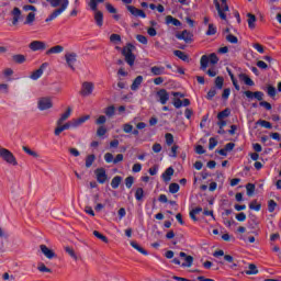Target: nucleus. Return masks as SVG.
Instances as JSON below:
<instances>
[{
	"instance_id": "1",
	"label": "nucleus",
	"mask_w": 281,
	"mask_h": 281,
	"mask_svg": "<svg viewBox=\"0 0 281 281\" xmlns=\"http://www.w3.org/2000/svg\"><path fill=\"white\" fill-rule=\"evenodd\" d=\"M49 4L52 5V8H58V5H60V8L56 9L50 15H48V18H46V23L54 21V19H58V16H60V14L65 12V10H67V8L69 7V0H52Z\"/></svg>"
},
{
	"instance_id": "2",
	"label": "nucleus",
	"mask_w": 281,
	"mask_h": 281,
	"mask_svg": "<svg viewBox=\"0 0 281 281\" xmlns=\"http://www.w3.org/2000/svg\"><path fill=\"white\" fill-rule=\"evenodd\" d=\"M133 49H135V46L133 44H127L126 46L123 47L122 49V55L125 58V63L128 64L130 67L135 66V54H133Z\"/></svg>"
},
{
	"instance_id": "3",
	"label": "nucleus",
	"mask_w": 281,
	"mask_h": 281,
	"mask_svg": "<svg viewBox=\"0 0 281 281\" xmlns=\"http://www.w3.org/2000/svg\"><path fill=\"white\" fill-rule=\"evenodd\" d=\"M217 65L218 64V56L215 53L207 55H203L200 59V69L201 71H205L207 69V65Z\"/></svg>"
},
{
	"instance_id": "4",
	"label": "nucleus",
	"mask_w": 281,
	"mask_h": 281,
	"mask_svg": "<svg viewBox=\"0 0 281 281\" xmlns=\"http://www.w3.org/2000/svg\"><path fill=\"white\" fill-rule=\"evenodd\" d=\"M222 4L218 0H214L215 8L217 10V14L222 21H227V14L225 12H229V5L227 4V0H221Z\"/></svg>"
},
{
	"instance_id": "5",
	"label": "nucleus",
	"mask_w": 281,
	"mask_h": 281,
	"mask_svg": "<svg viewBox=\"0 0 281 281\" xmlns=\"http://www.w3.org/2000/svg\"><path fill=\"white\" fill-rule=\"evenodd\" d=\"M0 159H3L4 161H7V164H10L11 166H19L16 157H14V154H12L10 149L0 147Z\"/></svg>"
},
{
	"instance_id": "6",
	"label": "nucleus",
	"mask_w": 281,
	"mask_h": 281,
	"mask_svg": "<svg viewBox=\"0 0 281 281\" xmlns=\"http://www.w3.org/2000/svg\"><path fill=\"white\" fill-rule=\"evenodd\" d=\"M66 65H68L71 71H76V63L78 60V55L76 53H67L65 55Z\"/></svg>"
},
{
	"instance_id": "7",
	"label": "nucleus",
	"mask_w": 281,
	"mask_h": 281,
	"mask_svg": "<svg viewBox=\"0 0 281 281\" xmlns=\"http://www.w3.org/2000/svg\"><path fill=\"white\" fill-rule=\"evenodd\" d=\"M31 52H43L47 49V44L43 41H33L29 44Z\"/></svg>"
},
{
	"instance_id": "8",
	"label": "nucleus",
	"mask_w": 281,
	"mask_h": 281,
	"mask_svg": "<svg viewBox=\"0 0 281 281\" xmlns=\"http://www.w3.org/2000/svg\"><path fill=\"white\" fill-rule=\"evenodd\" d=\"M94 175L98 183L104 184L105 181H109V176L106 175V169L104 168H97L94 170Z\"/></svg>"
},
{
	"instance_id": "9",
	"label": "nucleus",
	"mask_w": 281,
	"mask_h": 281,
	"mask_svg": "<svg viewBox=\"0 0 281 281\" xmlns=\"http://www.w3.org/2000/svg\"><path fill=\"white\" fill-rule=\"evenodd\" d=\"M156 97L160 104H168V100H170V93H168V90L166 89L158 90Z\"/></svg>"
},
{
	"instance_id": "10",
	"label": "nucleus",
	"mask_w": 281,
	"mask_h": 281,
	"mask_svg": "<svg viewBox=\"0 0 281 281\" xmlns=\"http://www.w3.org/2000/svg\"><path fill=\"white\" fill-rule=\"evenodd\" d=\"M244 95H246V98H248V100H258L259 102H262V100L265 99V92L262 91H256V92H252V91H244Z\"/></svg>"
},
{
	"instance_id": "11",
	"label": "nucleus",
	"mask_w": 281,
	"mask_h": 281,
	"mask_svg": "<svg viewBox=\"0 0 281 281\" xmlns=\"http://www.w3.org/2000/svg\"><path fill=\"white\" fill-rule=\"evenodd\" d=\"M37 106L40 111H47V109H52L54 103H52V99L49 98H42L38 100Z\"/></svg>"
},
{
	"instance_id": "12",
	"label": "nucleus",
	"mask_w": 281,
	"mask_h": 281,
	"mask_svg": "<svg viewBox=\"0 0 281 281\" xmlns=\"http://www.w3.org/2000/svg\"><path fill=\"white\" fill-rule=\"evenodd\" d=\"M93 93V82L86 81L81 86L80 95L87 98V95H91Z\"/></svg>"
},
{
	"instance_id": "13",
	"label": "nucleus",
	"mask_w": 281,
	"mask_h": 281,
	"mask_svg": "<svg viewBox=\"0 0 281 281\" xmlns=\"http://www.w3.org/2000/svg\"><path fill=\"white\" fill-rule=\"evenodd\" d=\"M177 38H179V41H184V43H192L194 41V34L188 30H184L181 32V34L177 35Z\"/></svg>"
},
{
	"instance_id": "14",
	"label": "nucleus",
	"mask_w": 281,
	"mask_h": 281,
	"mask_svg": "<svg viewBox=\"0 0 281 281\" xmlns=\"http://www.w3.org/2000/svg\"><path fill=\"white\" fill-rule=\"evenodd\" d=\"M49 64L44 63L40 66V68L35 71H33L30 76L31 80H38V78H41V76H43V71H45V69H47Z\"/></svg>"
},
{
	"instance_id": "15",
	"label": "nucleus",
	"mask_w": 281,
	"mask_h": 281,
	"mask_svg": "<svg viewBox=\"0 0 281 281\" xmlns=\"http://www.w3.org/2000/svg\"><path fill=\"white\" fill-rule=\"evenodd\" d=\"M69 128H74V122H67L64 125L63 124L57 125V127L54 131V134L56 135V137H58V135H60L63 131H69Z\"/></svg>"
},
{
	"instance_id": "16",
	"label": "nucleus",
	"mask_w": 281,
	"mask_h": 281,
	"mask_svg": "<svg viewBox=\"0 0 281 281\" xmlns=\"http://www.w3.org/2000/svg\"><path fill=\"white\" fill-rule=\"evenodd\" d=\"M126 8H127L128 12H131V14H133V16H140V19H146V13L144 12V10L137 9L133 5H127Z\"/></svg>"
},
{
	"instance_id": "17",
	"label": "nucleus",
	"mask_w": 281,
	"mask_h": 281,
	"mask_svg": "<svg viewBox=\"0 0 281 281\" xmlns=\"http://www.w3.org/2000/svg\"><path fill=\"white\" fill-rule=\"evenodd\" d=\"M180 258H183L186 262L181 265V267H192V263L194 262V257L187 255L186 252L181 251L179 254Z\"/></svg>"
},
{
	"instance_id": "18",
	"label": "nucleus",
	"mask_w": 281,
	"mask_h": 281,
	"mask_svg": "<svg viewBox=\"0 0 281 281\" xmlns=\"http://www.w3.org/2000/svg\"><path fill=\"white\" fill-rule=\"evenodd\" d=\"M40 248L42 254H44V256L47 257L48 260L56 258V252H54V250L49 249L47 246L41 245Z\"/></svg>"
},
{
	"instance_id": "19",
	"label": "nucleus",
	"mask_w": 281,
	"mask_h": 281,
	"mask_svg": "<svg viewBox=\"0 0 281 281\" xmlns=\"http://www.w3.org/2000/svg\"><path fill=\"white\" fill-rule=\"evenodd\" d=\"M11 14L13 16L12 25H18L19 20L21 19V9H19L18 7L13 8Z\"/></svg>"
},
{
	"instance_id": "20",
	"label": "nucleus",
	"mask_w": 281,
	"mask_h": 281,
	"mask_svg": "<svg viewBox=\"0 0 281 281\" xmlns=\"http://www.w3.org/2000/svg\"><path fill=\"white\" fill-rule=\"evenodd\" d=\"M70 116H71V108H68L67 111L64 114H61V116L56 122L57 126H60V124H64L66 120H69Z\"/></svg>"
},
{
	"instance_id": "21",
	"label": "nucleus",
	"mask_w": 281,
	"mask_h": 281,
	"mask_svg": "<svg viewBox=\"0 0 281 281\" xmlns=\"http://www.w3.org/2000/svg\"><path fill=\"white\" fill-rule=\"evenodd\" d=\"M63 52H65V47L56 45L46 50V56H50V54H63Z\"/></svg>"
},
{
	"instance_id": "22",
	"label": "nucleus",
	"mask_w": 281,
	"mask_h": 281,
	"mask_svg": "<svg viewBox=\"0 0 281 281\" xmlns=\"http://www.w3.org/2000/svg\"><path fill=\"white\" fill-rule=\"evenodd\" d=\"M142 82H144V77L143 76H137L132 86H131V90L132 91H137V89H139V87L142 86Z\"/></svg>"
},
{
	"instance_id": "23",
	"label": "nucleus",
	"mask_w": 281,
	"mask_h": 281,
	"mask_svg": "<svg viewBox=\"0 0 281 281\" xmlns=\"http://www.w3.org/2000/svg\"><path fill=\"white\" fill-rule=\"evenodd\" d=\"M94 21L99 27H102V25H104V14L102 13V11H97L94 13Z\"/></svg>"
},
{
	"instance_id": "24",
	"label": "nucleus",
	"mask_w": 281,
	"mask_h": 281,
	"mask_svg": "<svg viewBox=\"0 0 281 281\" xmlns=\"http://www.w3.org/2000/svg\"><path fill=\"white\" fill-rule=\"evenodd\" d=\"M172 175H175V169L172 167L167 168L161 175L162 180L166 182L170 181V179H172Z\"/></svg>"
},
{
	"instance_id": "25",
	"label": "nucleus",
	"mask_w": 281,
	"mask_h": 281,
	"mask_svg": "<svg viewBox=\"0 0 281 281\" xmlns=\"http://www.w3.org/2000/svg\"><path fill=\"white\" fill-rule=\"evenodd\" d=\"M166 23H167V25H175V27H180V25H181V21L173 18L172 15L166 16Z\"/></svg>"
},
{
	"instance_id": "26",
	"label": "nucleus",
	"mask_w": 281,
	"mask_h": 281,
	"mask_svg": "<svg viewBox=\"0 0 281 281\" xmlns=\"http://www.w3.org/2000/svg\"><path fill=\"white\" fill-rule=\"evenodd\" d=\"M247 23H248V27L249 30H256V15H254L252 13H247Z\"/></svg>"
},
{
	"instance_id": "27",
	"label": "nucleus",
	"mask_w": 281,
	"mask_h": 281,
	"mask_svg": "<svg viewBox=\"0 0 281 281\" xmlns=\"http://www.w3.org/2000/svg\"><path fill=\"white\" fill-rule=\"evenodd\" d=\"M226 71L233 82V87H235L236 91H240V86L238 85V80L236 79V77H234V72H232V69L226 68Z\"/></svg>"
},
{
	"instance_id": "28",
	"label": "nucleus",
	"mask_w": 281,
	"mask_h": 281,
	"mask_svg": "<svg viewBox=\"0 0 281 281\" xmlns=\"http://www.w3.org/2000/svg\"><path fill=\"white\" fill-rule=\"evenodd\" d=\"M226 71L233 82V87H235L236 91H240V86L238 85V80L236 79V77H234V72H232V69L226 68Z\"/></svg>"
},
{
	"instance_id": "29",
	"label": "nucleus",
	"mask_w": 281,
	"mask_h": 281,
	"mask_svg": "<svg viewBox=\"0 0 281 281\" xmlns=\"http://www.w3.org/2000/svg\"><path fill=\"white\" fill-rule=\"evenodd\" d=\"M173 54H175V56L180 58V60H183V63H190V56H188V54H186L184 52L175 50Z\"/></svg>"
},
{
	"instance_id": "30",
	"label": "nucleus",
	"mask_w": 281,
	"mask_h": 281,
	"mask_svg": "<svg viewBox=\"0 0 281 281\" xmlns=\"http://www.w3.org/2000/svg\"><path fill=\"white\" fill-rule=\"evenodd\" d=\"M239 80H241L243 82H245V85H247L248 87H254V85H256L254 82V80H251V78H249V76L245 75V74H240L239 75Z\"/></svg>"
},
{
	"instance_id": "31",
	"label": "nucleus",
	"mask_w": 281,
	"mask_h": 281,
	"mask_svg": "<svg viewBox=\"0 0 281 281\" xmlns=\"http://www.w3.org/2000/svg\"><path fill=\"white\" fill-rule=\"evenodd\" d=\"M131 247H133V249H136V251H138L139 254H143V256H148V251L139 246L137 241H131Z\"/></svg>"
},
{
	"instance_id": "32",
	"label": "nucleus",
	"mask_w": 281,
	"mask_h": 281,
	"mask_svg": "<svg viewBox=\"0 0 281 281\" xmlns=\"http://www.w3.org/2000/svg\"><path fill=\"white\" fill-rule=\"evenodd\" d=\"M89 115L86 116H81L75 121H72V128H77V126H80L81 124H85V122H87V120H89Z\"/></svg>"
},
{
	"instance_id": "33",
	"label": "nucleus",
	"mask_w": 281,
	"mask_h": 281,
	"mask_svg": "<svg viewBox=\"0 0 281 281\" xmlns=\"http://www.w3.org/2000/svg\"><path fill=\"white\" fill-rule=\"evenodd\" d=\"M258 225H259L258 217H256V215H251L250 221L248 222V227L250 229H257Z\"/></svg>"
},
{
	"instance_id": "34",
	"label": "nucleus",
	"mask_w": 281,
	"mask_h": 281,
	"mask_svg": "<svg viewBox=\"0 0 281 281\" xmlns=\"http://www.w3.org/2000/svg\"><path fill=\"white\" fill-rule=\"evenodd\" d=\"M120 183H122V177L115 176L111 181V187L113 190H117L120 188Z\"/></svg>"
},
{
	"instance_id": "35",
	"label": "nucleus",
	"mask_w": 281,
	"mask_h": 281,
	"mask_svg": "<svg viewBox=\"0 0 281 281\" xmlns=\"http://www.w3.org/2000/svg\"><path fill=\"white\" fill-rule=\"evenodd\" d=\"M246 276H257L258 273V267L256 265L250 263L248 266V270L245 271Z\"/></svg>"
},
{
	"instance_id": "36",
	"label": "nucleus",
	"mask_w": 281,
	"mask_h": 281,
	"mask_svg": "<svg viewBox=\"0 0 281 281\" xmlns=\"http://www.w3.org/2000/svg\"><path fill=\"white\" fill-rule=\"evenodd\" d=\"M36 21V13L30 12L24 21V25H32Z\"/></svg>"
},
{
	"instance_id": "37",
	"label": "nucleus",
	"mask_w": 281,
	"mask_h": 281,
	"mask_svg": "<svg viewBox=\"0 0 281 281\" xmlns=\"http://www.w3.org/2000/svg\"><path fill=\"white\" fill-rule=\"evenodd\" d=\"M165 70H166V68L158 67V66H154V67L150 68V71H151L153 76H161Z\"/></svg>"
},
{
	"instance_id": "38",
	"label": "nucleus",
	"mask_w": 281,
	"mask_h": 281,
	"mask_svg": "<svg viewBox=\"0 0 281 281\" xmlns=\"http://www.w3.org/2000/svg\"><path fill=\"white\" fill-rule=\"evenodd\" d=\"M12 60L15 61L18 65H23L26 58H25V55L18 54L12 56Z\"/></svg>"
},
{
	"instance_id": "39",
	"label": "nucleus",
	"mask_w": 281,
	"mask_h": 281,
	"mask_svg": "<svg viewBox=\"0 0 281 281\" xmlns=\"http://www.w3.org/2000/svg\"><path fill=\"white\" fill-rule=\"evenodd\" d=\"M94 161H95V155L93 154L88 155L86 158V168H91Z\"/></svg>"
},
{
	"instance_id": "40",
	"label": "nucleus",
	"mask_w": 281,
	"mask_h": 281,
	"mask_svg": "<svg viewBox=\"0 0 281 281\" xmlns=\"http://www.w3.org/2000/svg\"><path fill=\"white\" fill-rule=\"evenodd\" d=\"M104 114L106 115V117H113V115H115V105H110L105 108Z\"/></svg>"
},
{
	"instance_id": "41",
	"label": "nucleus",
	"mask_w": 281,
	"mask_h": 281,
	"mask_svg": "<svg viewBox=\"0 0 281 281\" xmlns=\"http://www.w3.org/2000/svg\"><path fill=\"white\" fill-rule=\"evenodd\" d=\"M232 111L229 109H225L217 114V120H225V117H229Z\"/></svg>"
},
{
	"instance_id": "42",
	"label": "nucleus",
	"mask_w": 281,
	"mask_h": 281,
	"mask_svg": "<svg viewBox=\"0 0 281 281\" xmlns=\"http://www.w3.org/2000/svg\"><path fill=\"white\" fill-rule=\"evenodd\" d=\"M93 236H95V238H98L102 243H109V238L98 231H93Z\"/></svg>"
},
{
	"instance_id": "43",
	"label": "nucleus",
	"mask_w": 281,
	"mask_h": 281,
	"mask_svg": "<svg viewBox=\"0 0 281 281\" xmlns=\"http://www.w3.org/2000/svg\"><path fill=\"white\" fill-rule=\"evenodd\" d=\"M22 148H23L24 153H26V155H30L31 157L38 159V157H40L38 153L30 149V147H27V146H23Z\"/></svg>"
},
{
	"instance_id": "44",
	"label": "nucleus",
	"mask_w": 281,
	"mask_h": 281,
	"mask_svg": "<svg viewBox=\"0 0 281 281\" xmlns=\"http://www.w3.org/2000/svg\"><path fill=\"white\" fill-rule=\"evenodd\" d=\"M135 199H136V201H144V189L143 188L136 189Z\"/></svg>"
},
{
	"instance_id": "45",
	"label": "nucleus",
	"mask_w": 281,
	"mask_h": 281,
	"mask_svg": "<svg viewBox=\"0 0 281 281\" xmlns=\"http://www.w3.org/2000/svg\"><path fill=\"white\" fill-rule=\"evenodd\" d=\"M167 146H172L175 144V136L171 133L165 135Z\"/></svg>"
},
{
	"instance_id": "46",
	"label": "nucleus",
	"mask_w": 281,
	"mask_h": 281,
	"mask_svg": "<svg viewBox=\"0 0 281 281\" xmlns=\"http://www.w3.org/2000/svg\"><path fill=\"white\" fill-rule=\"evenodd\" d=\"M257 124H260V126H262L263 128H273V125L271 124V122L266 121V120H259L257 121Z\"/></svg>"
},
{
	"instance_id": "47",
	"label": "nucleus",
	"mask_w": 281,
	"mask_h": 281,
	"mask_svg": "<svg viewBox=\"0 0 281 281\" xmlns=\"http://www.w3.org/2000/svg\"><path fill=\"white\" fill-rule=\"evenodd\" d=\"M133 183H135V177L128 176L127 178H125V186L128 190L133 188Z\"/></svg>"
},
{
	"instance_id": "48",
	"label": "nucleus",
	"mask_w": 281,
	"mask_h": 281,
	"mask_svg": "<svg viewBox=\"0 0 281 281\" xmlns=\"http://www.w3.org/2000/svg\"><path fill=\"white\" fill-rule=\"evenodd\" d=\"M65 251L67 255L70 256V258H74V260H78V256H76V251H74V248L66 246Z\"/></svg>"
},
{
	"instance_id": "49",
	"label": "nucleus",
	"mask_w": 281,
	"mask_h": 281,
	"mask_svg": "<svg viewBox=\"0 0 281 281\" xmlns=\"http://www.w3.org/2000/svg\"><path fill=\"white\" fill-rule=\"evenodd\" d=\"M224 82H225V78H223V77H221V76H218V77L215 78V87H216L217 89H223Z\"/></svg>"
},
{
	"instance_id": "50",
	"label": "nucleus",
	"mask_w": 281,
	"mask_h": 281,
	"mask_svg": "<svg viewBox=\"0 0 281 281\" xmlns=\"http://www.w3.org/2000/svg\"><path fill=\"white\" fill-rule=\"evenodd\" d=\"M216 146H218V140H216V138L211 137L209 139V150H214V148H216Z\"/></svg>"
},
{
	"instance_id": "51",
	"label": "nucleus",
	"mask_w": 281,
	"mask_h": 281,
	"mask_svg": "<svg viewBox=\"0 0 281 281\" xmlns=\"http://www.w3.org/2000/svg\"><path fill=\"white\" fill-rule=\"evenodd\" d=\"M179 183H176V182H172L170 186H169V192L171 194H177V192H179Z\"/></svg>"
},
{
	"instance_id": "52",
	"label": "nucleus",
	"mask_w": 281,
	"mask_h": 281,
	"mask_svg": "<svg viewBox=\"0 0 281 281\" xmlns=\"http://www.w3.org/2000/svg\"><path fill=\"white\" fill-rule=\"evenodd\" d=\"M262 205L258 204V202L255 200L249 204L250 210H255V212H260Z\"/></svg>"
},
{
	"instance_id": "53",
	"label": "nucleus",
	"mask_w": 281,
	"mask_h": 281,
	"mask_svg": "<svg viewBox=\"0 0 281 281\" xmlns=\"http://www.w3.org/2000/svg\"><path fill=\"white\" fill-rule=\"evenodd\" d=\"M246 190H247L248 196H251V194H254V192H256V184H254V183L246 184Z\"/></svg>"
},
{
	"instance_id": "54",
	"label": "nucleus",
	"mask_w": 281,
	"mask_h": 281,
	"mask_svg": "<svg viewBox=\"0 0 281 281\" xmlns=\"http://www.w3.org/2000/svg\"><path fill=\"white\" fill-rule=\"evenodd\" d=\"M226 41H227L228 43H232L233 45L238 44V37H236V35H234V34H228V35L226 36Z\"/></svg>"
},
{
	"instance_id": "55",
	"label": "nucleus",
	"mask_w": 281,
	"mask_h": 281,
	"mask_svg": "<svg viewBox=\"0 0 281 281\" xmlns=\"http://www.w3.org/2000/svg\"><path fill=\"white\" fill-rule=\"evenodd\" d=\"M37 269L41 271V273H52V269L45 267V263H38Z\"/></svg>"
},
{
	"instance_id": "56",
	"label": "nucleus",
	"mask_w": 281,
	"mask_h": 281,
	"mask_svg": "<svg viewBox=\"0 0 281 281\" xmlns=\"http://www.w3.org/2000/svg\"><path fill=\"white\" fill-rule=\"evenodd\" d=\"M267 93H268V95H269L270 98H276V93H277L276 87L269 85V86L267 87Z\"/></svg>"
},
{
	"instance_id": "57",
	"label": "nucleus",
	"mask_w": 281,
	"mask_h": 281,
	"mask_svg": "<svg viewBox=\"0 0 281 281\" xmlns=\"http://www.w3.org/2000/svg\"><path fill=\"white\" fill-rule=\"evenodd\" d=\"M178 150H179V145H172L169 157L177 159Z\"/></svg>"
},
{
	"instance_id": "58",
	"label": "nucleus",
	"mask_w": 281,
	"mask_h": 281,
	"mask_svg": "<svg viewBox=\"0 0 281 281\" xmlns=\"http://www.w3.org/2000/svg\"><path fill=\"white\" fill-rule=\"evenodd\" d=\"M214 34H216V26H214V24H209L206 36H214Z\"/></svg>"
},
{
	"instance_id": "59",
	"label": "nucleus",
	"mask_w": 281,
	"mask_h": 281,
	"mask_svg": "<svg viewBox=\"0 0 281 281\" xmlns=\"http://www.w3.org/2000/svg\"><path fill=\"white\" fill-rule=\"evenodd\" d=\"M276 207H278V203H276L273 200H270L268 202V212H276Z\"/></svg>"
},
{
	"instance_id": "60",
	"label": "nucleus",
	"mask_w": 281,
	"mask_h": 281,
	"mask_svg": "<svg viewBox=\"0 0 281 281\" xmlns=\"http://www.w3.org/2000/svg\"><path fill=\"white\" fill-rule=\"evenodd\" d=\"M236 221H238L239 223H245V221H247V214L245 213H238L235 216Z\"/></svg>"
},
{
	"instance_id": "61",
	"label": "nucleus",
	"mask_w": 281,
	"mask_h": 281,
	"mask_svg": "<svg viewBox=\"0 0 281 281\" xmlns=\"http://www.w3.org/2000/svg\"><path fill=\"white\" fill-rule=\"evenodd\" d=\"M110 41L111 43H122V36L120 34H112Z\"/></svg>"
},
{
	"instance_id": "62",
	"label": "nucleus",
	"mask_w": 281,
	"mask_h": 281,
	"mask_svg": "<svg viewBox=\"0 0 281 281\" xmlns=\"http://www.w3.org/2000/svg\"><path fill=\"white\" fill-rule=\"evenodd\" d=\"M123 131L125 132V133H133V125L131 124V123H125V124H123Z\"/></svg>"
},
{
	"instance_id": "63",
	"label": "nucleus",
	"mask_w": 281,
	"mask_h": 281,
	"mask_svg": "<svg viewBox=\"0 0 281 281\" xmlns=\"http://www.w3.org/2000/svg\"><path fill=\"white\" fill-rule=\"evenodd\" d=\"M104 160L106 161V164H113V161H114L113 154L106 153L104 155Z\"/></svg>"
},
{
	"instance_id": "64",
	"label": "nucleus",
	"mask_w": 281,
	"mask_h": 281,
	"mask_svg": "<svg viewBox=\"0 0 281 281\" xmlns=\"http://www.w3.org/2000/svg\"><path fill=\"white\" fill-rule=\"evenodd\" d=\"M214 95H216V89L212 88L211 90H209V92L206 94V100H212L214 98Z\"/></svg>"
}]
</instances>
